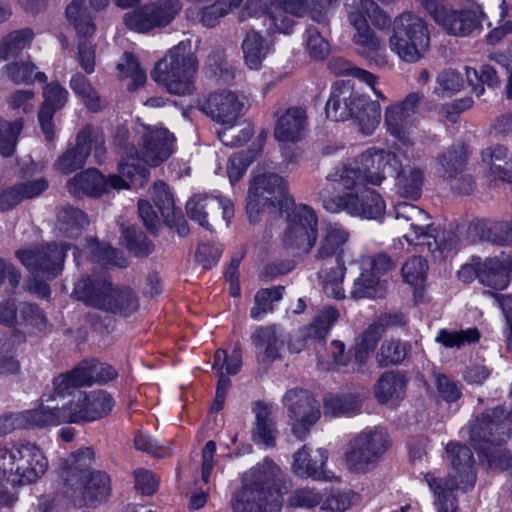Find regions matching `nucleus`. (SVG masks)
<instances>
[{
  "instance_id": "1",
  "label": "nucleus",
  "mask_w": 512,
  "mask_h": 512,
  "mask_svg": "<svg viewBox=\"0 0 512 512\" xmlns=\"http://www.w3.org/2000/svg\"><path fill=\"white\" fill-rule=\"evenodd\" d=\"M338 180H327L336 191L332 195L329 187L320 190L319 195L324 209L330 213L345 211L351 216L378 219L385 212V202L375 190L358 185L349 175H336Z\"/></svg>"
},
{
  "instance_id": "2",
  "label": "nucleus",
  "mask_w": 512,
  "mask_h": 512,
  "mask_svg": "<svg viewBox=\"0 0 512 512\" xmlns=\"http://www.w3.org/2000/svg\"><path fill=\"white\" fill-rule=\"evenodd\" d=\"M279 475V467L268 458L252 468L244 475L241 489L233 494V511L280 512L279 493L272 489Z\"/></svg>"
},
{
  "instance_id": "3",
  "label": "nucleus",
  "mask_w": 512,
  "mask_h": 512,
  "mask_svg": "<svg viewBox=\"0 0 512 512\" xmlns=\"http://www.w3.org/2000/svg\"><path fill=\"white\" fill-rule=\"evenodd\" d=\"M49 468L42 448L35 442L20 440L0 446V480L14 486L37 482Z\"/></svg>"
},
{
  "instance_id": "4",
  "label": "nucleus",
  "mask_w": 512,
  "mask_h": 512,
  "mask_svg": "<svg viewBox=\"0 0 512 512\" xmlns=\"http://www.w3.org/2000/svg\"><path fill=\"white\" fill-rule=\"evenodd\" d=\"M508 415L502 408L484 412L469 426L470 440L476 450L483 453L489 468L505 470L510 466V457L500 445L508 437Z\"/></svg>"
},
{
  "instance_id": "5",
  "label": "nucleus",
  "mask_w": 512,
  "mask_h": 512,
  "mask_svg": "<svg viewBox=\"0 0 512 512\" xmlns=\"http://www.w3.org/2000/svg\"><path fill=\"white\" fill-rule=\"evenodd\" d=\"M398 152L383 149H368L352 161L334 167L326 176V180H338L336 175H349L358 185L380 186L386 174L396 171L399 164Z\"/></svg>"
},
{
  "instance_id": "6",
  "label": "nucleus",
  "mask_w": 512,
  "mask_h": 512,
  "mask_svg": "<svg viewBox=\"0 0 512 512\" xmlns=\"http://www.w3.org/2000/svg\"><path fill=\"white\" fill-rule=\"evenodd\" d=\"M368 5V0H345L347 20L354 29L351 40L359 56L377 67L385 68L390 63L386 42L368 24ZM370 5L373 6L374 3L371 2Z\"/></svg>"
},
{
  "instance_id": "7",
  "label": "nucleus",
  "mask_w": 512,
  "mask_h": 512,
  "mask_svg": "<svg viewBox=\"0 0 512 512\" xmlns=\"http://www.w3.org/2000/svg\"><path fill=\"white\" fill-rule=\"evenodd\" d=\"M74 294L85 304L113 313L129 315L137 310V297L129 288H114L106 278H84L77 282Z\"/></svg>"
},
{
  "instance_id": "8",
  "label": "nucleus",
  "mask_w": 512,
  "mask_h": 512,
  "mask_svg": "<svg viewBox=\"0 0 512 512\" xmlns=\"http://www.w3.org/2000/svg\"><path fill=\"white\" fill-rule=\"evenodd\" d=\"M196 71L197 61L190 53L189 45L181 42L156 64L151 76L171 94L184 96L194 90L193 77Z\"/></svg>"
},
{
  "instance_id": "9",
  "label": "nucleus",
  "mask_w": 512,
  "mask_h": 512,
  "mask_svg": "<svg viewBox=\"0 0 512 512\" xmlns=\"http://www.w3.org/2000/svg\"><path fill=\"white\" fill-rule=\"evenodd\" d=\"M389 46L402 61L410 64L419 62L430 48L427 24L414 13H402L394 20Z\"/></svg>"
},
{
  "instance_id": "10",
  "label": "nucleus",
  "mask_w": 512,
  "mask_h": 512,
  "mask_svg": "<svg viewBox=\"0 0 512 512\" xmlns=\"http://www.w3.org/2000/svg\"><path fill=\"white\" fill-rule=\"evenodd\" d=\"M306 0H246L241 18H262L268 21L270 33L291 32L294 17H302L307 12Z\"/></svg>"
},
{
  "instance_id": "11",
  "label": "nucleus",
  "mask_w": 512,
  "mask_h": 512,
  "mask_svg": "<svg viewBox=\"0 0 512 512\" xmlns=\"http://www.w3.org/2000/svg\"><path fill=\"white\" fill-rule=\"evenodd\" d=\"M389 442L382 428H367L355 435L345 453L348 469L356 473H365L374 468L386 450Z\"/></svg>"
},
{
  "instance_id": "12",
  "label": "nucleus",
  "mask_w": 512,
  "mask_h": 512,
  "mask_svg": "<svg viewBox=\"0 0 512 512\" xmlns=\"http://www.w3.org/2000/svg\"><path fill=\"white\" fill-rule=\"evenodd\" d=\"M286 197V184L282 177L268 172L253 177L247 198V214L251 222H256L260 214L278 213Z\"/></svg>"
},
{
  "instance_id": "13",
  "label": "nucleus",
  "mask_w": 512,
  "mask_h": 512,
  "mask_svg": "<svg viewBox=\"0 0 512 512\" xmlns=\"http://www.w3.org/2000/svg\"><path fill=\"white\" fill-rule=\"evenodd\" d=\"M421 100L420 94L410 93L402 101L385 108L384 126L387 132L404 146L414 144V132L420 120Z\"/></svg>"
},
{
  "instance_id": "14",
  "label": "nucleus",
  "mask_w": 512,
  "mask_h": 512,
  "mask_svg": "<svg viewBox=\"0 0 512 512\" xmlns=\"http://www.w3.org/2000/svg\"><path fill=\"white\" fill-rule=\"evenodd\" d=\"M182 8L181 0H155L125 13L123 22L130 30L148 33L153 29L168 26Z\"/></svg>"
},
{
  "instance_id": "15",
  "label": "nucleus",
  "mask_w": 512,
  "mask_h": 512,
  "mask_svg": "<svg viewBox=\"0 0 512 512\" xmlns=\"http://www.w3.org/2000/svg\"><path fill=\"white\" fill-rule=\"evenodd\" d=\"M422 4L435 22L454 36H468L481 26L485 17L480 7L453 10L448 8L443 0H422Z\"/></svg>"
},
{
  "instance_id": "16",
  "label": "nucleus",
  "mask_w": 512,
  "mask_h": 512,
  "mask_svg": "<svg viewBox=\"0 0 512 512\" xmlns=\"http://www.w3.org/2000/svg\"><path fill=\"white\" fill-rule=\"evenodd\" d=\"M396 227L402 237L414 245H426L428 250L434 251L432 242L437 247V241L433 234L430 216L420 207L399 202L395 205Z\"/></svg>"
},
{
  "instance_id": "17",
  "label": "nucleus",
  "mask_w": 512,
  "mask_h": 512,
  "mask_svg": "<svg viewBox=\"0 0 512 512\" xmlns=\"http://www.w3.org/2000/svg\"><path fill=\"white\" fill-rule=\"evenodd\" d=\"M282 403L292 427V433L303 440L308 435L310 427L321 417L319 402L307 390L293 388L288 390Z\"/></svg>"
},
{
  "instance_id": "18",
  "label": "nucleus",
  "mask_w": 512,
  "mask_h": 512,
  "mask_svg": "<svg viewBox=\"0 0 512 512\" xmlns=\"http://www.w3.org/2000/svg\"><path fill=\"white\" fill-rule=\"evenodd\" d=\"M135 134L141 158L149 166H159L172 155L175 138L163 126L137 123Z\"/></svg>"
},
{
  "instance_id": "19",
  "label": "nucleus",
  "mask_w": 512,
  "mask_h": 512,
  "mask_svg": "<svg viewBox=\"0 0 512 512\" xmlns=\"http://www.w3.org/2000/svg\"><path fill=\"white\" fill-rule=\"evenodd\" d=\"M317 216L306 205L295 206L288 216L282 241L285 246L309 252L317 240Z\"/></svg>"
},
{
  "instance_id": "20",
  "label": "nucleus",
  "mask_w": 512,
  "mask_h": 512,
  "mask_svg": "<svg viewBox=\"0 0 512 512\" xmlns=\"http://www.w3.org/2000/svg\"><path fill=\"white\" fill-rule=\"evenodd\" d=\"M68 248L70 246L51 243L35 250H18L16 256L34 276L50 280L62 270Z\"/></svg>"
},
{
  "instance_id": "21",
  "label": "nucleus",
  "mask_w": 512,
  "mask_h": 512,
  "mask_svg": "<svg viewBox=\"0 0 512 512\" xmlns=\"http://www.w3.org/2000/svg\"><path fill=\"white\" fill-rule=\"evenodd\" d=\"M446 453L450 460L451 470L445 479L438 480L445 483L448 490H468L475 485L476 471L472 451L457 442L446 445Z\"/></svg>"
},
{
  "instance_id": "22",
  "label": "nucleus",
  "mask_w": 512,
  "mask_h": 512,
  "mask_svg": "<svg viewBox=\"0 0 512 512\" xmlns=\"http://www.w3.org/2000/svg\"><path fill=\"white\" fill-rule=\"evenodd\" d=\"M93 460L94 452L91 448L80 449L61 459L58 476L62 481L64 493L78 499L79 491L84 489V483L91 472Z\"/></svg>"
},
{
  "instance_id": "23",
  "label": "nucleus",
  "mask_w": 512,
  "mask_h": 512,
  "mask_svg": "<svg viewBox=\"0 0 512 512\" xmlns=\"http://www.w3.org/2000/svg\"><path fill=\"white\" fill-rule=\"evenodd\" d=\"M365 99L359 95L349 80L336 81L326 102V115L333 121H345L358 115Z\"/></svg>"
},
{
  "instance_id": "24",
  "label": "nucleus",
  "mask_w": 512,
  "mask_h": 512,
  "mask_svg": "<svg viewBox=\"0 0 512 512\" xmlns=\"http://www.w3.org/2000/svg\"><path fill=\"white\" fill-rule=\"evenodd\" d=\"M128 187L125 181L117 175H110L108 179L96 169H87L69 179L66 188L75 196L83 195L100 196L109 191L110 188L123 189Z\"/></svg>"
},
{
  "instance_id": "25",
  "label": "nucleus",
  "mask_w": 512,
  "mask_h": 512,
  "mask_svg": "<svg viewBox=\"0 0 512 512\" xmlns=\"http://www.w3.org/2000/svg\"><path fill=\"white\" fill-rule=\"evenodd\" d=\"M308 126L307 110L301 106L289 107L278 115L274 137L282 143H297L304 139Z\"/></svg>"
},
{
  "instance_id": "26",
  "label": "nucleus",
  "mask_w": 512,
  "mask_h": 512,
  "mask_svg": "<svg viewBox=\"0 0 512 512\" xmlns=\"http://www.w3.org/2000/svg\"><path fill=\"white\" fill-rule=\"evenodd\" d=\"M242 108L243 103L234 92L223 91L210 95L203 110L213 121L232 128Z\"/></svg>"
},
{
  "instance_id": "27",
  "label": "nucleus",
  "mask_w": 512,
  "mask_h": 512,
  "mask_svg": "<svg viewBox=\"0 0 512 512\" xmlns=\"http://www.w3.org/2000/svg\"><path fill=\"white\" fill-rule=\"evenodd\" d=\"M339 317L338 311L333 307L322 310L308 326L304 327L300 335L290 339L288 349L291 353H300L309 341H322L327 336L331 326Z\"/></svg>"
},
{
  "instance_id": "28",
  "label": "nucleus",
  "mask_w": 512,
  "mask_h": 512,
  "mask_svg": "<svg viewBox=\"0 0 512 512\" xmlns=\"http://www.w3.org/2000/svg\"><path fill=\"white\" fill-rule=\"evenodd\" d=\"M218 209H222L223 219L227 223L234 216V204L225 197L195 195L186 204L188 217L206 229H209V223L206 219L208 212Z\"/></svg>"
},
{
  "instance_id": "29",
  "label": "nucleus",
  "mask_w": 512,
  "mask_h": 512,
  "mask_svg": "<svg viewBox=\"0 0 512 512\" xmlns=\"http://www.w3.org/2000/svg\"><path fill=\"white\" fill-rule=\"evenodd\" d=\"M512 257L502 253L477 264V278L488 287L504 290L510 283Z\"/></svg>"
},
{
  "instance_id": "30",
  "label": "nucleus",
  "mask_w": 512,
  "mask_h": 512,
  "mask_svg": "<svg viewBox=\"0 0 512 512\" xmlns=\"http://www.w3.org/2000/svg\"><path fill=\"white\" fill-rule=\"evenodd\" d=\"M92 126L84 127L76 137L75 146L69 145L54 163V169L63 175L82 168L91 153Z\"/></svg>"
},
{
  "instance_id": "31",
  "label": "nucleus",
  "mask_w": 512,
  "mask_h": 512,
  "mask_svg": "<svg viewBox=\"0 0 512 512\" xmlns=\"http://www.w3.org/2000/svg\"><path fill=\"white\" fill-rule=\"evenodd\" d=\"M44 102L40 107L38 120L48 141L54 139L55 131L53 117L57 110L67 102L68 91L56 82L47 84L43 89Z\"/></svg>"
},
{
  "instance_id": "32",
  "label": "nucleus",
  "mask_w": 512,
  "mask_h": 512,
  "mask_svg": "<svg viewBox=\"0 0 512 512\" xmlns=\"http://www.w3.org/2000/svg\"><path fill=\"white\" fill-rule=\"evenodd\" d=\"M350 232L339 223H327L315 253V259L325 260L336 256V261L343 260L344 247L348 243Z\"/></svg>"
},
{
  "instance_id": "33",
  "label": "nucleus",
  "mask_w": 512,
  "mask_h": 512,
  "mask_svg": "<svg viewBox=\"0 0 512 512\" xmlns=\"http://www.w3.org/2000/svg\"><path fill=\"white\" fill-rule=\"evenodd\" d=\"M52 395H43L35 407L23 410L25 429H46L61 425L58 406L51 405Z\"/></svg>"
},
{
  "instance_id": "34",
  "label": "nucleus",
  "mask_w": 512,
  "mask_h": 512,
  "mask_svg": "<svg viewBox=\"0 0 512 512\" xmlns=\"http://www.w3.org/2000/svg\"><path fill=\"white\" fill-rule=\"evenodd\" d=\"M257 349V357L260 361H274L281 357L285 337L276 326H265L257 329L251 336Z\"/></svg>"
},
{
  "instance_id": "35",
  "label": "nucleus",
  "mask_w": 512,
  "mask_h": 512,
  "mask_svg": "<svg viewBox=\"0 0 512 512\" xmlns=\"http://www.w3.org/2000/svg\"><path fill=\"white\" fill-rule=\"evenodd\" d=\"M327 459L328 454L325 449L319 448L311 455L307 452L306 446H303L294 454L291 468L298 476L321 479Z\"/></svg>"
},
{
  "instance_id": "36",
  "label": "nucleus",
  "mask_w": 512,
  "mask_h": 512,
  "mask_svg": "<svg viewBox=\"0 0 512 512\" xmlns=\"http://www.w3.org/2000/svg\"><path fill=\"white\" fill-rule=\"evenodd\" d=\"M253 413L255 414L252 428L253 441L267 446H274L278 431L272 418L271 407L264 402L258 401L253 407Z\"/></svg>"
},
{
  "instance_id": "37",
  "label": "nucleus",
  "mask_w": 512,
  "mask_h": 512,
  "mask_svg": "<svg viewBox=\"0 0 512 512\" xmlns=\"http://www.w3.org/2000/svg\"><path fill=\"white\" fill-rule=\"evenodd\" d=\"M395 176V189L399 196L417 200L421 195L424 174L415 166H403L399 161Z\"/></svg>"
},
{
  "instance_id": "38",
  "label": "nucleus",
  "mask_w": 512,
  "mask_h": 512,
  "mask_svg": "<svg viewBox=\"0 0 512 512\" xmlns=\"http://www.w3.org/2000/svg\"><path fill=\"white\" fill-rule=\"evenodd\" d=\"M361 273L354 282L350 295L353 299L383 298L387 292V282L361 266Z\"/></svg>"
},
{
  "instance_id": "39",
  "label": "nucleus",
  "mask_w": 512,
  "mask_h": 512,
  "mask_svg": "<svg viewBox=\"0 0 512 512\" xmlns=\"http://www.w3.org/2000/svg\"><path fill=\"white\" fill-rule=\"evenodd\" d=\"M244 62L248 68L257 70L270 52V45L257 31L250 30L242 42Z\"/></svg>"
},
{
  "instance_id": "40",
  "label": "nucleus",
  "mask_w": 512,
  "mask_h": 512,
  "mask_svg": "<svg viewBox=\"0 0 512 512\" xmlns=\"http://www.w3.org/2000/svg\"><path fill=\"white\" fill-rule=\"evenodd\" d=\"M482 162L495 178L512 183V159L505 147L494 146L484 149Z\"/></svg>"
},
{
  "instance_id": "41",
  "label": "nucleus",
  "mask_w": 512,
  "mask_h": 512,
  "mask_svg": "<svg viewBox=\"0 0 512 512\" xmlns=\"http://www.w3.org/2000/svg\"><path fill=\"white\" fill-rule=\"evenodd\" d=\"M467 160V150L462 145L452 146L439 155L437 173L445 180L456 179L463 173Z\"/></svg>"
},
{
  "instance_id": "42",
  "label": "nucleus",
  "mask_w": 512,
  "mask_h": 512,
  "mask_svg": "<svg viewBox=\"0 0 512 512\" xmlns=\"http://www.w3.org/2000/svg\"><path fill=\"white\" fill-rule=\"evenodd\" d=\"M111 494V480L107 473L102 471L90 472L84 483V489L79 491L78 498L87 503H102Z\"/></svg>"
},
{
  "instance_id": "43",
  "label": "nucleus",
  "mask_w": 512,
  "mask_h": 512,
  "mask_svg": "<svg viewBox=\"0 0 512 512\" xmlns=\"http://www.w3.org/2000/svg\"><path fill=\"white\" fill-rule=\"evenodd\" d=\"M88 223L86 214L76 207L66 205L57 211V229L64 237L79 236Z\"/></svg>"
},
{
  "instance_id": "44",
  "label": "nucleus",
  "mask_w": 512,
  "mask_h": 512,
  "mask_svg": "<svg viewBox=\"0 0 512 512\" xmlns=\"http://www.w3.org/2000/svg\"><path fill=\"white\" fill-rule=\"evenodd\" d=\"M133 148L125 153L119 163L120 178H122L128 187L144 186L149 179V170L140 164L139 158L134 155ZM119 177V175H117Z\"/></svg>"
},
{
  "instance_id": "45",
  "label": "nucleus",
  "mask_w": 512,
  "mask_h": 512,
  "mask_svg": "<svg viewBox=\"0 0 512 512\" xmlns=\"http://www.w3.org/2000/svg\"><path fill=\"white\" fill-rule=\"evenodd\" d=\"M66 17L79 37L88 38L95 33V24L85 6V0H73L66 7Z\"/></svg>"
},
{
  "instance_id": "46",
  "label": "nucleus",
  "mask_w": 512,
  "mask_h": 512,
  "mask_svg": "<svg viewBox=\"0 0 512 512\" xmlns=\"http://www.w3.org/2000/svg\"><path fill=\"white\" fill-rule=\"evenodd\" d=\"M406 383L405 377L400 373H384L377 382L375 395L381 403L399 399L404 394Z\"/></svg>"
},
{
  "instance_id": "47",
  "label": "nucleus",
  "mask_w": 512,
  "mask_h": 512,
  "mask_svg": "<svg viewBox=\"0 0 512 512\" xmlns=\"http://www.w3.org/2000/svg\"><path fill=\"white\" fill-rule=\"evenodd\" d=\"M474 230L484 241L500 245L512 244V222L477 221Z\"/></svg>"
},
{
  "instance_id": "48",
  "label": "nucleus",
  "mask_w": 512,
  "mask_h": 512,
  "mask_svg": "<svg viewBox=\"0 0 512 512\" xmlns=\"http://www.w3.org/2000/svg\"><path fill=\"white\" fill-rule=\"evenodd\" d=\"M346 274L343 260L336 261V266L322 269L318 275L325 294L334 299H344L345 291L342 287Z\"/></svg>"
},
{
  "instance_id": "49",
  "label": "nucleus",
  "mask_w": 512,
  "mask_h": 512,
  "mask_svg": "<svg viewBox=\"0 0 512 512\" xmlns=\"http://www.w3.org/2000/svg\"><path fill=\"white\" fill-rule=\"evenodd\" d=\"M329 68L337 75H350L361 80L371 87L378 98L386 100V97L380 91L376 90L375 85L378 83V77L371 72L356 67L343 58L333 59L329 64Z\"/></svg>"
},
{
  "instance_id": "50",
  "label": "nucleus",
  "mask_w": 512,
  "mask_h": 512,
  "mask_svg": "<svg viewBox=\"0 0 512 512\" xmlns=\"http://www.w3.org/2000/svg\"><path fill=\"white\" fill-rule=\"evenodd\" d=\"M361 410V399L353 394L338 396L327 395L324 398V413L330 416H351Z\"/></svg>"
},
{
  "instance_id": "51",
  "label": "nucleus",
  "mask_w": 512,
  "mask_h": 512,
  "mask_svg": "<svg viewBox=\"0 0 512 512\" xmlns=\"http://www.w3.org/2000/svg\"><path fill=\"white\" fill-rule=\"evenodd\" d=\"M36 66L27 61H14L5 66L7 77L15 84H30L35 80L45 82L47 76L43 72H35Z\"/></svg>"
},
{
  "instance_id": "52",
  "label": "nucleus",
  "mask_w": 512,
  "mask_h": 512,
  "mask_svg": "<svg viewBox=\"0 0 512 512\" xmlns=\"http://www.w3.org/2000/svg\"><path fill=\"white\" fill-rule=\"evenodd\" d=\"M71 89L83 99L85 106L92 112H98L105 107L104 101L92 87L88 79L76 73L70 80Z\"/></svg>"
},
{
  "instance_id": "53",
  "label": "nucleus",
  "mask_w": 512,
  "mask_h": 512,
  "mask_svg": "<svg viewBox=\"0 0 512 512\" xmlns=\"http://www.w3.org/2000/svg\"><path fill=\"white\" fill-rule=\"evenodd\" d=\"M89 422L98 420L108 415L114 407L115 401L110 394L104 390L84 393Z\"/></svg>"
},
{
  "instance_id": "54",
  "label": "nucleus",
  "mask_w": 512,
  "mask_h": 512,
  "mask_svg": "<svg viewBox=\"0 0 512 512\" xmlns=\"http://www.w3.org/2000/svg\"><path fill=\"white\" fill-rule=\"evenodd\" d=\"M119 77L121 79H130L131 83L127 85L129 90H136L144 85L147 76L137 60L131 53H125L121 61L117 64Z\"/></svg>"
},
{
  "instance_id": "55",
  "label": "nucleus",
  "mask_w": 512,
  "mask_h": 512,
  "mask_svg": "<svg viewBox=\"0 0 512 512\" xmlns=\"http://www.w3.org/2000/svg\"><path fill=\"white\" fill-rule=\"evenodd\" d=\"M480 339V332L477 328H468L465 330H439L435 341L446 348H461L467 344L476 343Z\"/></svg>"
},
{
  "instance_id": "56",
  "label": "nucleus",
  "mask_w": 512,
  "mask_h": 512,
  "mask_svg": "<svg viewBox=\"0 0 512 512\" xmlns=\"http://www.w3.org/2000/svg\"><path fill=\"white\" fill-rule=\"evenodd\" d=\"M61 424H83L89 422L84 393H79L61 407L58 406Z\"/></svg>"
},
{
  "instance_id": "57",
  "label": "nucleus",
  "mask_w": 512,
  "mask_h": 512,
  "mask_svg": "<svg viewBox=\"0 0 512 512\" xmlns=\"http://www.w3.org/2000/svg\"><path fill=\"white\" fill-rule=\"evenodd\" d=\"M283 290V286L264 288L259 290L254 297V306L250 311L251 317L255 320H259L266 313L272 311L273 304L282 298Z\"/></svg>"
},
{
  "instance_id": "58",
  "label": "nucleus",
  "mask_w": 512,
  "mask_h": 512,
  "mask_svg": "<svg viewBox=\"0 0 512 512\" xmlns=\"http://www.w3.org/2000/svg\"><path fill=\"white\" fill-rule=\"evenodd\" d=\"M242 366V350L236 345L228 356L223 349H218L214 354V362L212 369L220 375L225 369L228 375H235L240 371Z\"/></svg>"
},
{
  "instance_id": "59",
  "label": "nucleus",
  "mask_w": 512,
  "mask_h": 512,
  "mask_svg": "<svg viewBox=\"0 0 512 512\" xmlns=\"http://www.w3.org/2000/svg\"><path fill=\"white\" fill-rule=\"evenodd\" d=\"M23 129V120L7 122L0 118V154L9 157L14 153L17 138Z\"/></svg>"
},
{
  "instance_id": "60",
  "label": "nucleus",
  "mask_w": 512,
  "mask_h": 512,
  "mask_svg": "<svg viewBox=\"0 0 512 512\" xmlns=\"http://www.w3.org/2000/svg\"><path fill=\"white\" fill-rule=\"evenodd\" d=\"M428 262L421 256L409 258L401 268L403 280L413 286H421L426 280Z\"/></svg>"
},
{
  "instance_id": "61",
  "label": "nucleus",
  "mask_w": 512,
  "mask_h": 512,
  "mask_svg": "<svg viewBox=\"0 0 512 512\" xmlns=\"http://www.w3.org/2000/svg\"><path fill=\"white\" fill-rule=\"evenodd\" d=\"M358 501L352 491L331 490L321 502V509L330 512H344Z\"/></svg>"
},
{
  "instance_id": "62",
  "label": "nucleus",
  "mask_w": 512,
  "mask_h": 512,
  "mask_svg": "<svg viewBox=\"0 0 512 512\" xmlns=\"http://www.w3.org/2000/svg\"><path fill=\"white\" fill-rule=\"evenodd\" d=\"M425 480L438 497V512H457V500L451 493L453 490H448L445 487V483L439 482L438 479L431 474H427Z\"/></svg>"
},
{
  "instance_id": "63",
  "label": "nucleus",
  "mask_w": 512,
  "mask_h": 512,
  "mask_svg": "<svg viewBox=\"0 0 512 512\" xmlns=\"http://www.w3.org/2000/svg\"><path fill=\"white\" fill-rule=\"evenodd\" d=\"M153 199L165 221L175 218V205L168 186L163 181H158L153 186Z\"/></svg>"
},
{
  "instance_id": "64",
  "label": "nucleus",
  "mask_w": 512,
  "mask_h": 512,
  "mask_svg": "<svg viewBox=\"0 0 512 512\" xmlns=\"http://www.w3.org/2000/svg\"><path fill=\"white\" fill-rule=\"evenodd\" d=\"M122 235L128 250L133 252L136 256L142 257L152 253V242L142 233H138L134 227L123 228Z\"/></svg>"
}]
</instances>
